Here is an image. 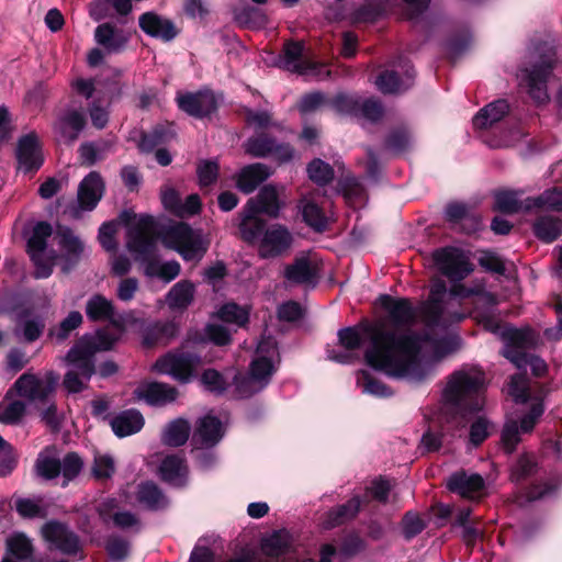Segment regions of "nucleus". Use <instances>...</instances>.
Listing matches in <instances>:
<instances>
[{
    "instance_id": "33",
    "label": "nucleus",
    "mask_w": 562,
    "mask_h": 562,
    "mask_svg": "<svg viewBox=\"0 0 562 562\" xmlns=\"http://www.w3.org/2000/svg\"><path fill=\"white\" fill-rule=\"evenodd\" d=\"M110 425L113 432L123 438L138 432L144 426V417L136 409H126L114 416Z\"/></svg>"
},
{
    "instance_id": "4",
    "label": "nucleus",
    "mask_w": 562,
    "mask_h": 562,
    "mask_svg": "<svg viewBox=\"0 0 562 562\" xmlns=\"http://www.w3.org/2000/svg\"><path fill=\"white\" fill-rule=\"evenodd\" d=\"M116 339L117 336L108 330H98L93 335L83 336L70 348L65 357L68 371L63 381L69 393H79L87 387L95 372V353L111 349Z\"/></svg>"
},
{
    "instance_id": "16",
    "label": "nucleus",
    "mask_w": 562,
    "mask_h": 562,
    "mask_svg": "<svg viewBox=\"0 0 562 562\" xmlns=\"http://www.w3.org/2000/svg\"><path fill=\"white\" fill-rule=\"evenodd\" d=\"M553 68L552 58L543 59L541 64L535 65L532 69H520L517 75L528 89L530 98L537 104H544L549 101L547 82Z\"/></svg>"
},
{
    "instance_id": "57",
    "label": "nucleus",
    "mask_w": 562,
    "mask_h": 562,
    "mask_svg": "<svg viewBox=\"0 0 562 562\" xmlns=\"http://www.w3.org/2000/svg\"><path fill=\"white\" fill-rule=\"evenodd\" d=\"M288 548V537L281 532H274L262 541V550L269 557H280L286 552Z\"/></svg>"
},
{
    "instance_id": "51",
    "label": "nucleus",
    "mask_w": 562,
    "mask_h": 562,
    "mask_svg": "<svg viewBox=\"0 0 562 562\" xmlns=\"http://www.w3.org/2000/svg\"><path fill=\"white\" fill-rule=\"evenodd\" d=\"M25 411L26 406L22 401L0 403V423L16 425L23 418Z\"/></svg>"
},
{
    "instance_id": "6",
    "label": "nucleus",
    "mask_w": 562,
    "mask_h": 562,
    "mask_svg": "<svg viewBox=\"0 0 562 562\" xmlns=\"http://www.w3.org/2000/svg\"><path fill=\"white\" fill-rule=\"evenodd\" d=\"M279 362L277 341L271 336H263L255 352L247 374H236L234 385L236 395L248 398L267 387Z\"/></svg>"
},
{
    "instance_id": "18",
    "label": "nucleus",
    "mask_w": 562,
    "mask_h": 562,
    "mask_svg": "<svg viewBox=\"0 0 562 562\" xmlns=\"http://www.w3.org/2000/svg\"><path fill=\"white\" fill-rule=\"evenodd\" d=\"M86 123V113L82 109L68 106L57 116L53 130L60 140L71 144L79 137Z\"/></svg>"
},
{
    "instance_id": "45",
    "label": "nucleus",
    "mask_w": 562,
    "mask_h": 562,
    "mask_svg": "<svg viewBox=\"0 0 562 562\" xmlns=\"http://www.w3.org/2000/svg\"><path fill=\"white\" fill-rule=\"evenodd\" d=\"M357 385L361 389L362 393L376 396L389 397L393 393L381 381L374 379L368 370H360L356 375Z\"/></svg>"
},
{
    "instance_id": "64",
    "label": "nucleus",
    "mask_w": 562,
    "mask_h": 562,
    "mask_svg": "<svg viewBox=\"0 0 562 562\" xmlns=\"http://www.w3.org/2000/svg\"><path fill=\"white\" fill-rule=\"evenodd\" d=\"M115 470L114 460L109 454H98L94 457L92 473L97 479H109Z\"/></svg>"
},
{
    "instance_id": "1",
    "label": "nucleus",
    "mask_w": 562,
    "mask_h": 562,
    "mask_svg": "<svg viewBox=\"0 0 562 562\" xmlns=\"http://www.w3.org/2000/svg\"><path fill=\"white\" fill-rule=\"evenodd\" d=\"M385 316L364 328L347 327L338 331L340 345L349 351L361 346L363 336L370 339L366 350L367 363L389 376L422 381L427 372L422 361L438 362L456 352L454 336L441 339L425 338L415 333L416 311L408 299L384 294L379 297Z\"/></svg>"
},
{
    "instance_id": "13",
    "label": "nucleus",
    "mask_w": 562,
    "mask_h": 562,
    "mask_svg": "<svg viewBox=\"0 0 562 562\" xmlns=\"http://www.w3.org/2000/svg\"><path fill=\"white\" fill-rule=\"evenodd\" d=\"M200 366L201 357L199 355L176 351L159 358L153 368L160 374H167L176 381L188 383L195 376V372Z\"/></svg>"
},
{
    "instance_id": "50",
    "label": "nucleus",
    "mask_w": 562,
    "mask_h": 562,
    "mask_svg": "<svg viewBox=\"0 0 562 562\" xmlns=\"http://www.w3.org/2000/svg\"><path fill=\"white\" fill-rule=\"evenodd\" d=\"M537 471V462L535 457L529 453H524L517 460V462L513 465L510 477L512 481L518 483L521 482L529 476H531Z\"/></svg>"
},
{
    "instance_id": "56",
    "label": "nucleus",
    "mask_w": 562,
    "mask_h": 562,
    "mask_svg": "<svg viewBox=\"0 0 562 562\" xmlns=\"http://www.w3.org/2000/svg\"><path fill=\"white\" fill-rule=\"evenodd\" d=\"M273 143L272 138L258 135L247 140L245 149L254 157H266L270 156L271 151H273Z\"/></svg>"
},
{
    "instance_id": "47",
    "label": "nucleus",
    "mask_w": 562,
    "mask_h": 562,
    "mask_svg": "<svg viewBox=\"0 0 562 562\" xmlns=\"http://www.w3.org/2000/svg\"><path fill=\"white\" fill-rule=\"evenodd\" d=\"M494 209L507 214L526 210V200L521 201L515 191H499L495 193Z\"/></svg>"
},
{
    "instance_id": "11",
    "label": "nucleus",
    "mask_w": 562,
    "mask_h": 562,
    "mask_svg": "<svg viewBox=\"0 0 562 562\" xmlns=\"http://www.w3.org/2000/svg\"><path fill=\"white\" fill-rule=\"evenodd\" d=\"M543 413L542 400L536 398L528 412L521 413L518 417L508 416L506 418L501 434L502 446L506 453L510 454L515 451L521 441V435L530 434Z\"/></svg>"
},
{
    "instance_id": "38",
    "label": "nucleus",
    "mask_w": 562,
    "mask_h": 562,
    "mask_svg": "<svg viewBox=\"0 0 562 562\" xmlns=\"http://www.w3.org/2000/svg\"><path fill=\"white\" fill-rule=\"evenodd\" d=\"M361 501L358 496L350 498L347 503L337 506L328 512L323 527L330 529L353 518L360 509Z\"/></svg>"
},
{
    "instance_id": "8",
    "label": "nucleus",
    "mask_w": 562,
    "mask_h": 562,
    "mask_svg": "<svg viewBox=\"0 0 562 562\" xmlns=\"http://www.w3.org/2000/svg\"><path fill=\"white\" fill-rule=\"evenodd\" d=\"M281 204L276 187L267 184L259 193L250 198L239 213V233L243 239L254 238L262 226L261 214L270 217H278Z\"/></svg>"
},
{
    "instance_id": "42",
    "label": "nucleus",
    "mask_w": 562,
    "mask_h": 562,
    "mask_svg": "<svg viewBox=\"0 0 562 562\" xmlns=\"http://www.w3.org/2000/svg\"><path fill=\"white\" fill-rule=\"evenodd\" d=\"M543 209L550 211H562V189H549L536 198L526 199V210Z\"/></svg>"
},
{
    "instance_id": "10",
    "label": "nucleus",
    "mask_w": 562,
    "mask_h": 562,
    "mask_svg": "<svg viewBox=\"0 0 562 562\" xmlns=\"http://www.w3.org/2000/svg\"><path fill=\"white\" fill-rule=\"evenodd\" d=\"M53 235V227L47 222H38L34 225L32 235L27 241V251L35 266L36 279L48 278L53 272L57 254L47 249V239Z\"/></svg>"
},
{
    "instance_id": "48",
    "label": "nucleus",
    "mask_w": 562,
    "mask_h": 562,
    "mask_svg": "<svg viewBox=\"0 0 562 562\" xmlns=\"http://www.w3.org/2000/svg\"><path fill=\"white\" fill-rule=\"evenodd\" d=\"M177 334V326L171 323L156 322L149 325L144 333V342L146 345H153L156 341H168Z\"/></svg>"
},
{
    "instance_id": "60",
    "label": "nucleus",
    "mask_w": 562,
    "mask_h": 562,
    "mask_svg": "<svg viewBox=\"0 0 562 562\" xmlns=\"http://www.w3.org/2000/svg\"><path fill=\"white\" fill-rule=\"evenodd\" d=\"M528 380L522 374H516L512 376L508 385V394L517 403H526L529 398L528 393Z\"/></svg>"
},
{
    "instance_id": "23",
    "label": "nucleus",
    "mask_w": 562,
    "mask_h": 562,
    "mask_svg": "<svg viewBox=\"0 0 562 562\" xmlns=\"http://www.w3.org/2000/svg\"><path fill=\"white\" fill-rule=\"evenodd\" d=\"M178 106L191 116L204 117L216 110V99L210 91L178 95Z\"/></svg>"
},
{
    "instance_id": "25",
    "label": "nucleus",
    "mask_w": 562,
    "mask_h": 562,
    "mask_svg": "<svg viewBox=\"0 0 562 562\" xmlns=\"http://www.w3.org/2000/svg\"><path fill=\"white\" fill-rule=\"evenodd\" d=\"M45 328L44 318L32 310H23L16 314L14 336L22 341L33 342L37 340Z\"/></svg>"
},
{
    "instance_id": "17",
    "label": "nucleus",
    "mask_w": 562,
    "mask_h": 562,
    "mask_svg": "<svg viewBox=\"0 0 562 562\" xmlns=\"http://www.w3.org/2000/svg\"><path fill=\"white\" fill-rule=\"evenodd\" d=\"M42 535L50 547L67 555H76L81 551V541L77 533L65 524L49 520L42 527Z\"/></svg>"
},
{
    "instance_id": "61",
    "label": "nucleus",
    "mask_w": 562,
    "mask_h": 562,
    "mask_svg": "<svg viewBox=\"0 0 562 562\" xmlns=\"http://www.w3.org/2000/svg\"><path fill=\"white\" fill-rule=\"evenodd\" d=\"M201 383L207 391L216 394H222L227 387V382L224 376L213 369L203 372Z\"/></svg>"
},
{
    "instance_id": "30",
    "label": "nucleus",
    "mask_w": 562,
    "mask_h": 562,
    "mask_svg": "<svg viewBox=\"0 0 562 562\" xmlns=\"http://www.w3.org/2000/svg\"><path fill=\"white\" fill-rule=\"evenodd\" d=\"M284 278L289 283L314 286L317 279V268L307 257H297L284 269Z\"/></svg>"
},
{
    "instance_id": "22",
    "label": "nucleus",
    "mask_w": 562,
    "mask_h": 562,
    "mask_svg": "<svg viewBox=\"0 0 562 562\" xmlns=\"http://www.w3.org/2000/svg\"><path fill=\"white\" fill-rule=\"evenodd\" d=\"M447 487L462 497L475 498L483 494L485 483L477 473L458 471L448 477Z\"/></svg>"
},
{
    "instance_id": "35",
    "label": "nucleus",
    "mask_w": 562,
    "mask_h": 562,
    "mask_svg": "<svg viewBox=\"0 0 562 562\" xmlns=\"http://www.w3.org/2000/svg\"><path fill=\"white\" fill-rule=\"evenodd\" d=\"M194 294V284L189 280H181L169 290L166 303L172 311H183L192 303Z\"/></svg>"
},
{
    "instance_id": "2",
    "label": "nucleus",
    "mask_w": 562,
    "mask_h": 562,
    "mask_svg": "<svg viewBox=\"0 0 562 562\" xmlns=\"http://www.w3.org/2000/svg\"><path fill=\"white\" fill-rule=\"evenodd\" d=\"M126 247L135 260L144 265L147 277H156L169 283L181 272L177 260H156L155 220L150 215L142 214L127 222Z\"/></svg>"
},
{
    "instance_id": "40",
    "label": "nucleus",
    "mask_w": 562,
    "mask_h": 562,
    "mask_svg": "<svg viewBox=\"0 0 562 562\" xmlns=\"http://www.w3.org/2000/svg\"><path fill=\"white\" fill-rule=\"evenodd\" d=\"M86 314L90 321H112L114 316V305L101 294L92 295L86 304Z\"/></svg>"
},
{
    "instance_id": "19",
    "label": "nucleus",
    "mask_w": 562,
    "mask_h": 562,
    "mask_svg": "<svg viewBox=\"0 0 562 562\" xmlns=\"http://www.w3.org/2000/svg\"><path fill=\"white\" fill-rule=\"evenodd\" d=\"M276 65L303 76H314L318 68L317 64L304 57V44L302 42L286 43L283 54L278 57Z\"/></svg>"
},
{
    "instance_id": "3",
    "label": "nucleus",
    "mask_w": 562,
    "mask_h": 562,
    "mask_svg": "<svg viewBox=\"0 0 562 562\" xmlns=\"http://www.w3.org/2000/svg\"><path fill=\"white\" fill-rule=\"evenodd\" d=\"M449 299L450 290L447 289L445 281L440 279L435 280L431 283L428 300L423 303L419 308L413 305L416 311V318L420 316L425 325L424 333L416 330L415 333L430 339L454 336L459 340V347L456 350L458 351L461 347V339L457 334L448 331L447 329L452 324L461 322L465 317V314L457 311L458 302L456 300Z\"/></svg>"
},
{
    "instance_id": "52",
    "label": "nucleus",
    "mask_w": 562,
    "mask_h": 562,
    "mask_svg": "<svg viewBox=\"0 0 562 562\" xmlns=\"http://www.w3.org/2000/svg\"><path fill=\"white\" fill-rule=\"evenodd\" d=\"M82 323V315L78 311L70 312L66 318L61 321L57 328L49 331V335L57 339L58 342L66 340L70 333L78 328Z\"/></svg>"
},
{
    "instance_id": "14",
    "label": "nucleus",
    "mask_w": 562,
    "mask_h": 562,
    "mask_svg": "<svg viewBox=\"0 0 562 562\" xmlns=\"http://www.w3.org/2000/svg\"><path fill=\"white\" fill-rule=\"evenodd\" d=\"M431 258L437 270L452 282L465 279L473 271L469 256L457 247L436 249Z\"/></svg>"
},
{
    "instance_id": "31",
    "label": "nucleus",
    "mask_w": 562,
    "mask_h": 562,
    "mask_svg": "<svg viewBox=\"0 0 562 562\" xmlns=\"http://www.w3.org/2000/svg\"><path fill=\"white\" fill-rule=\"evenodd\" d=\"M159 474L166 483L172 486H184L188 481V467L184 458L180 454L165 457L159 467Z\"/></svg>"
},
{
    "instance_id": "58",
    "label": "nucleus",
    "mask_w": 562,
    "mask_h": 562,
    "mask_svg": "<svg viewBox=\"0 0 562 562\" xmlns=\"http://www.w3.org/2000/svg\"><path fill=\"white\" fill-rule=\"evenodd\" d=\"M106 5H111L121 15H126L132 10L131 0H98L91 9V16L95 20L102 19Z\"/></svg>"
},
{
    "instance_id": "44",
    "label": "nucleus",
    "mask_w": 562,
    "mask_h": 562,
    "mask_svg": "<svg viewBox=\"0 0 562 562\" xmlns=\"http://www.w3.org/2000/svg\"><path fill=\"white\" fill-rule=\"evenodd\" d=\"M300 209L303 216V221L316 232H323L327 226V218L313 200L303 198L300 202Z\"/></svg>"
},
{
    "instance_id": "9",
    "label": "nucleus",
    "mask_w": 562,
    "mask_h": 562,
    "mask_svg": "<svg viewBox=\"0 0 562 562\" xmlns=\"http://www.w3.org/2000/svg\"><path fill=\"white\" fill-rule=\"evenodd\" d=\"M166 246L177 251L184 261L199 262L207 252L211 238L200 228L187 223L171 225L165 235Z\"/></svg>"
},
{
    "instance_id": "54",
    "label": "nucleus",
    "mask_w": 562,
    "mask_h": 562,
    "mask_svg": "<svg viewBox=\"0 0 562 562\" xmlns=\"http://www.w3.org/2000/svg\"><path fill=\"white\" fill-rule=\"evenodd\" d=\"M236 21L246 27H261L267 23V16L257 8L246 7L240 9L235 14Z\"/></svg>"
},
{
    "instance_id": "12",
    "label": "nucleus",
    "mask_w": 562,
    "mask_h": 562,
    "mask_svg": "<svg viewBox=\"0 0 562 562\" xmlns=\"http://www.w3.org/2000/svg\"><path fill=\"white\" fill-rule=\"evenodd\" d=\"M244 240L250 244L257 243L259 257L270 259L285 254L292 247L294 237L286 226L279 223L267 225L266 221H262L257 235Z\"/></svg>"
},
{
    "instance_id": "46",
    "label": "nucleus",
    "mask_w": 562,
    "mask_h": 562,
    "mask_svg": "<svg viewBox=\"0 0 562 562\" xmlns=\"http://www.w3.org/2000/svg\"><path fill=\"white\" fill-rule=\"evenodd\" d=\"M217 317L231 325L241 327L248 323L249 310L246 306H239L236 303H226L217 311Z\"/></svg>"
},
{
    "instance_id": "28",
    "label": "nucleus",
    "mask_w": 562,
    "mask_h": 562,
    "mask_svg": "<svg viewBox=\"0 0 562 562\" xmlns=\"http://www.w3.org/2000/svg\"><path fill=\"white\" fill-rule=\"evenodd\" d=\"M139 27L147 35L170 42L177 36V30L171 20L155 12H146L139 16Z\"/></svg>"
},
{
    "instance_id": "43",
    "label": "nucleus",
    "mask_w": 562,
    "mask_h": 562,
    "mask_svg": "<svg viewBox=\"0 0 562 562\" xmlns=\"http://www.w3.org/2000/svg\"><path fill=\"white\" fill-rule=\"evenodd\" d=\"M60 460L55 456L54 448H46L40 452L35 470L38 476L45 480H53L60 474Z\"/></svg>"
},
{
    "instance_id": "62",
    "label": "nucleus",
    "mask_w": 562,
    "mask_h": 562,
    "mask_svg": "<svg viewBox=\"0 0 562 562\" xmlns=\"http://www.w3.org/2000/svg\"><path fill=\"white\" fill-rule=\"evenodd\" d=\"M443 430L430 425L420 439V447L427 452L438 451L442 446Z\"/></svg>"
},
{
    "instance_id": "34",
    "label": "nucleus",
    "mask_w": 562,
    "mask_h": 562,
    "mask_svg": "<svg viewBox=\"0 0 562 562\" xmlns=\"http://www.w3.org/2000/svg\"><path fill=\"white\" fill-rule=\"evenodd\" d=\"M509 111L506 100H496L481 109L473 117V126L476 130H485L499 122Z\"/></svg>"
},
{
    "instance_id": "26",
    "label": "nucleus",
    "mask_w": 562,
    "mask_h": 562,
    "mask_svg": "<svg viewBox=\"0 0 562 562\" xmlns=\"http://www.w3.org/2000/svg\"><path fill=\"white\" fill-rule=\"evenodd\" d=\"M104 192V182L101 176L91 171L80 182L77 193L79 207L83 211H92L101 200Z\"/></svg>"
},
{
    "instance_id": "32",
    "label": "nucleus",
    "mask_w": 562,
    "mask_h": 562,
    "mask_svg": "<svg viewBox=\"0 0 562 562\" xmlns=\"http://www.w3.org/2000/svg\"><path fill=\"white\" fill-rule=\"evenodd\" d=\"M271 170L265 164H251L240 169L236 186L243 193L254 192L265 180L271 176Z\"/></svg>"
},
{
    "instance_id": "49",
    "label": "nucleus",
    "mask_w": 562,
    "mask_h": 562,
    "mask_svg": "<svg viewBox=\"0 0 562 562\" xmlns=\"http://www.w3.org/2000/svg\"><path fill=\"white\" fill-rule=\"evenodd\" d=\"M32 543L23 533H13L7 539V554L16 560H26L31 557Z\"/></svg>"
},
{
    "instance_id": "41",
    "label": "nucleus",
    "mask_w": 562,
    "mask_h": 562,
    "mask_svg": "<svg viewBox=\"0 0 562 562\" xmlns=\"http://www.w3.org/2000/svg\"><path fill=\"white\" fill-rule=\"evenodd\" d=\"M532 227L535 235L544 243H552L562 234V221L552 215L538 217Z\"/></svg>"
},
{
    "instance_id": "7",
    "label": "nucleus",
    "mask_w": 562,
    "mask_h": 562,
    "mask_svg": "<svg viewBox=\"0 0 562 562\" xmlns=\"http://www.w3.org/2000/svg\"><path fill=\"white\" fill-rule=\"evenodd\" d=\"M484 372L474 366L454 371L443 389L445 402L460 411L476 412L483 407Z\"/></svg>"
},
{
    "instance_id": "59",
    "label": "nucleus",
    "mask_w": 562,
    "mask_h": 562,
    "mask_svg": "<svg viewBox=\"0 0 562 562\" xmlns=\"http://www.w3.org/2000/svg\"><path fill=\"white\" fill-rule=\"evenodd\" d=\"M60 473L64 477L61 485L66 486L69 481L80 473L83 462L77 453H68L64 457L63 461H60Z\"/></svg>"
},
{
    "instance_id": "63",
    "label": "nucleus",
    "mask_w": 562,
    "mask_h": 562,
    "mask_svg": "<svg viewBox=\"0 0 562 562\" xmlns=\"http://www.w3.org/2000/svg\"><path fill=\"white\" fill-rule=\"evenodd\" d=\"M479 263L485 270L494 273L505 274L506 272L505 260L493 251H483L479 258Z\"/></svg>"
},
{
    "instance_id": "21",
    "label": "nucleus",
    "mask_w": 562,
    "mask_h": 562,
    "mask_svg": "<svg viewBox=\"0 0 562 562\" xmlns=\"http://www.w3.org/2000/svg\"><path fill=\"white\" fill-rule=\"evenodd\" d=\"M224 431L222 422L217 417L207 414L196 422L192 442L201 449L214 447L223 438Z\"/></svg>"
},
{
    "instance_id": "20",
    "label": "nucleus",
    "mask_w": 562,
    "mask_h": 562,
    "mask_svg": "<svg viewBox=\"0 0 562 562\" xmlns=\"http://www.w3.org/2000/svg\"><path fill=\"white\" fill-rule=\"evenodd\" d=\"M16 159L19 169L25 173L41 168L43 155L38 137L35 133H29L20 137L16 146Z\"/></svg>"
},
{
    "instance_id": "37",
    "label": "nucleus",
    "mask_w": 562,
    "mask_h": 562,
    "mask_svg": "<svg viewBox=\"0 0 562 562\" xmlns=\"http://www.w3.org/2000/svg\"><path fill=\"white\" fill-rule=\"evenodd\" d=\"M137 499L150 510L165 509L169 504L166 495L153 482H144L138 485Z\"/></svg>"
},
{
    "instance_id": "27",
    "label": "nucleus",
    "mask_w": 562,
    "mask_h": 562,
    "mask_svg": "<svg viewBox=\"0 0 562 562\" xmlns=\"http://www.w3.org/2000/svg\"><path fill=\"white\" fill-rule=\"evenodd\" d=\"M56 237L63 251V272L68 273L79 261L83 252L82 241L67 227H59Z\"/></svg>"
},
{
    "instance_id": "24",
    "label": "nucleus",
    "mask_w": 562,
    "mask_h": 562,
    "mask_svg": "<svg viewBox=\"0 0 562 562\" xmlns=\"http://www.w3.org/2000/svg\"><path fill=\"white\" fill-rule=\"evenodd\" d=\"M403 70V76L395 70L382 72L375 80L378 89L384 94L402 93L409 89L414 83V68L405 63Z\"/></svg>"
},
{
    "instance_id": "29",
    "label": "nucleus",
    "mask_w": 562,
    "mask_h": 562,
    "mask_svg": "<svg viewBox=\"0 0 562 562\" xmlns=\"http://www.w3.org/2000/svg\"><path fill=\"white\" fill-rule=\"evenodd\" d=\"M134 394L137 398L157 406L173 402L177 398L178 391L166 383L148 382L140 384Z\"/></svg>"
},
{
    "instance_id": "39",
    "label": "nucleus",
    "mask_w": 562,
    "mask_h": 562,
    "mask_svg": "<svg viewBox=\"0 0 562 562\" xmlns=\"http://www.w3.org/2000/svg\"><path fill=\"white\" fill-rule=\"evenodd\" d=\"M190 431V424L186 419H175L165 427L161 441L166 446L180 447L187 442Z\"/></svg>"
},
{
    "instance_id": "5",
    "label": "nucleus",
    "mask_w": 562,
    "mask_h": 562,
    "mask_svg": "<svg viewBox=\"0 0 562 562\" xmlns=\"http://www.w3.org/2000/svg\"><path fill=\"white\" fill-rule=\"evenodd\" d=\"M483 326L488 331L497 334L504 347L502 355L508 359L518 369L530 367L536 376H542L547 372V363L543 359L531 356L528 350L537 345V336L530 328H516L513 326H502L496 319L487 317Z\"/></svg>"
},
{
    "instance_id": "53",
    "label": "nucleus",
    "mask_w": 562,
    "mask_h": 562,
    "mask_svg": "<svg viewBox=\"0 0 562 562\" xmlns=\"http://www.w3.org/2000/svg\"><path fill=\"white\" fill-rule=\"evenodd\" d=\"M307 173L310 179L319 184L325 186L334 178V170L331 166L322 159H314L307 166Z\"/></svg>"
},
{
    "instance_id": "36",
    "label": "nucleus",
    "mask_w": 562,
    "mask_h": 562,
    "mask_svg": "<svg viewBox=\"0 0 562 562\" xmlns=\"http://www.w3.org/2000/svg\"><path fill=\"white\" fill-rule=\"evenodd\" d=\"M94 40L109 53H117L122 50L127 42V37L123 32L114 29L109 23L101 24L95 29Z\"/></svg>"
},
{
    "instance_id": "55",
    "label": "nucleus",
    "mask_w": 562,
    "mask_h": 562,
    "mask_svg": "<svg viewBox=\"0 0 562 562\" xmlns=\"http://www.w3.org/2000/svg\"><path fill=\"white\" fill-rule=\"evenodd\" d=\"M18 513L26 518H43L46 516V508L40 498H20L15 503Z\"/></svg>"
},
{
    "instance_id": "15",
    "label": "nucleus",
    "mask_w": 562,
    "mask_h": 562,
    "mask_svg": "<svg viewBox=\"0 0 562 562\" xmlns=\"http://www.w3.org/2000/svg\"><path fill=\"white\" fill-rule=\"evenodd\" d=\"M59 375L53 371L47 372L44 378L35 374L24 373L15 382L16 393L30 402L44 403L55 391Z\"/></svg>"
}]
</instances>
